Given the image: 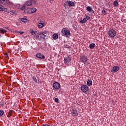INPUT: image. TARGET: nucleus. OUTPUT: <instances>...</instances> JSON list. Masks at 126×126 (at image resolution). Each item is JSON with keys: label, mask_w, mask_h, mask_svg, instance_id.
Here are the masks:
<instances>
[{"label": "nucleus", "mask_w": 126, "mask_h": 126, "mask_svg": "<svg viewBox=\"0 0 126 126\" xmlns=\"http://www.w3.org/2000/svg\"><path fill=\"white\" fill-rule=\"evenodd\" d=\"M7 57H8V56L7 55Z\"/></svg>", "instance_id": "c9c22d12"}, {"label": "nucleus", "mask_w": 126, "mask_h": 126, "mask_svg": "<svg viewBox=\"0 0 126 126\" xmlns=\"http://www.w3.org/2000/svg\"><path fill=\"white\" fill-rule=\"evenodd\" d=\"M47 31H44L43 32L38 31L36 35L35 36V40H41V39H47Z\"/></svg>", "instance_id": "f257e3e1"}, {"label": "nucleus", "mask_w": 126, "mask_h": 126, "mask_svg": "<svg viewBox=\"0 0 126 126\" xmlns=\"http://www.w3.org/2000/svg\"><path fill=\"white\" fill-rule=\"evenodd\" d=\"M12 114H13V111L12 110H10L7 117L8 118H10L12 116Z\"/></svg>", "instance_id": "dca6fc26"}, {"label": "nucleus", "mask_w": 126, "mask_h": 126, "mask_svg": "<svg viewBox=\"0 0 126 126\" xmlns=\"http://www.w3.org/2000/svg\"><path fill=\"white\" fill-rule=\"evenodd\" d=\"M36 58L41 59V60H45V56L41 53H37L36 55Z\"/></svg>", "instance_id": "9b49d317"}, {"label": "nucleus", "mask_w": 126, "mask_h": 126, "mask_svg": "<svg viewBox=\"0 0 126 126\" xmlns=\"http://www.w3.org/2000/svg\"><path fill=\"white\" fill-rule=\"evenodd\" d=\"M69 6V7L75 6V4L74 3V2L71 1H66L64 3V6L65 7V5H67Z\"/></svg>", "instance_id": "0eeeda50"}, {"label": "nucleus", "mask_w": 126, "mask_h": 126, "mask_svg": "<svg viewBox=\"0 0 126 126\" xmlns=\"http://www.w3.org/2000/svg\"><path fill=\"white\" fill-rule=\"evenodd\" d=\"M102 13L104 14V15H106V14H107V11H106L105 9H103L102 10Z\"/></svg>", "instance_id": "c85d7f7f"}, {"label": "nucleus", "mask_w": 126, "mask_h": 126, "mask_svg": "<svg viewBox=\"0 0 126 126\" xmlns=\"http://www.w3.org/2000/svg\"><path fill=\"white\" fill-rule=\"evenodd\" d=\"M34 2V1L33 0H28L25 3V5H27V6L29 5H31L32 4V3Z\"/></svg>", "instance_id": "2eb2a0df"}, {"label": "nucleus", "mask_w": 126, "mask_h": 126, "mask_svg": "<svg viewBox=\"0 0 126 126\" xmlns=\"http://www.w3.org/2000/svg\"><path fill=\"white\" fill-rule=\"evenodd\" d=\"M46 26V23L43 21V20H40L38 21V23L37 25V27L39 29H42Z\"/></svg>", "instance_id": "7ed1b4c3"}, {"label": "nucleus", "mask_w": 126, "mask_h": 126, "mask_svg": "<svg viewBox=\"0 0 126 126\" xmlns=\"http://www.w3.org/2000/svg\"><path fill=\"white\" fill-rule=\"evenodd\" d=\"M3 114H4V111L3 110H0V117L3 116Z\"/></svg>", "instance_id": "cd10ccee"}, {"label": "nucleus", "mask_w": 126, "mask_h": 126, "mask_svg": "<svg viewBox=\"0 0 126 126\" xmlns=\"http://www.w3.org/2000/svg\"><path fill=\"white\" fill-rule=\"evenodd\" d=\"M86 22H87V20H86V19L84 18L82 20V18H81V21L80 23H81V24H84V23H86Z\"/></svg>", "instance_id": "6ab92c4d"}, {"label": "nucleus", "mask_w": 126, "mask_h": 126, "mask_svg": "<svg viewBox=\"0 0 126 126\" xmlns=\"http://www.w3.org/2000/svg\"><path fill=\"white\" fill-rule=\"evenodd\" d=\"M113 5L115 7H118L119 6V1L115 0L113 2Z\"/></svg>", "instance_id": "a211bd4d"}, {"label": "nucleus", "mask_w": 126, "mask_h": 126, "mask_svg": "<svg viewBox=\"0 0 126 126\" xmlns=\"http://www.w3.org/2000/svg\"><path fill=\"white\" fill-rule=\"evenodd\" d=\"M86 10L89 12L92 11V8L89 6H88L86 8Z\"/></svg>", "instance_id": "b1692460"}, {"label": "nucleus", "mask_w": 126, "mask_h": 126, "mask_svg": "<svg viewBox=\"0 0 126 126\" xmlns=\"http://www.w3.org/2000/svg\"><path fill=\"white\" fill-rule=\"evenodd\" d=\"M30 32L31 33L32 35H33V38L35 39V36L37 35V33H38V31H34L32 29L30 30Z\"/></svg>", "instance_id": "f8f14e48"}, {"label": "nucleus", "mask_w": 126, "mask_h": 126, "mask_svg": "<svg viewBox=\"0 0 126 126\" xmlns=\"http://www.w3.org/2000/svg\"><path fill=\"white\" fill-rule=\"evenodd\" d=\"M108 34L109 36L111 38H114V37H116V35H117V32H116L115 30L111 29L108 31Z\"/></svg>", "instance_id": "39448f33"}, {"label": "nucleus", "mask_w": 126, "mask_h": 126, "mask_svg": "<svg viewBox=\"0 0 126 126\" xmlns=\"http://www.w3.org/2000/svg\"><path fill=\"white\" fill-rule=\"evenodd\" d=\"M0 32H1V33H2V34H4V33H5L6 32V30H5L3 29H1L0 30Z\"/></svg>", "instance_id": "393cba45"}, {"label": "nucleus", "mask_w": 126, "mask_h": 126, "mask_svg": "<svg viewBox=\"0 0 126 126\" xmlns=\"http://www.w3.org/2000/svg\"><path fill=\"white\" fill-rule=\"evenodd\" d=\"M81 89L83 93H86V92H88L89 88L86 85H83L81 86Z\"/></svg>", "instance_id": "6e6552de"}, {"label": "nucleus", "mask_w": 126, "mask_h": 126, "mask_svg": "<svg viewBox=\"0 0 126 126\" xmlns=\"http://www.w3.org/2000/svg\"><path fill=\"white\" fill-rule=\"evenodd\" d=\"M71 114L72 116H77L78 115V112H77V110L76 109H72V111L71 112Z\"/></svg>", "instance_id": "4468645a"}, {"label": "nucleus", "mask_w": 126, "mask_h": 126, "mask_svg": "<svg viewBox=\"0 0 126 126\" xmlns=\"http://www.w3.org/2000/svg\"><path fill=\"white\" fill-rule=\"evenodd\" d=\"M3 9V7L2 5H0V11H2Z\"/></svg>", "instance_id": "2f4dec72"}, {"label": "nucleus", "mask_w": 126, "mask_h": 126, "mask_svg": "<svg viewBox=\"0 0 126 126\" xmlns=\"http://www.w3.org/2000/svg\"><path fill=\"white\" fill-rule=\"evenodd\" d=\"M61 87V85L57 82H55L53 84V88L56 90H59Z\"/></svg>", "instance_id": "1a4fd4ad"}, {"label": "nucleus", "mask_w": 126, "mask_h": 126, "mask_svg": "<svg viewBox=\"0 0 126 126\" xmlns=\"http://www.w3.org/2000/svg\"><path fill=\"white\" fill-rule=\"evenodd\" d=\"M71 61V59L69 57H67L64 58V62L65 63H69Z\"/></svg>", "instance_id": "ddd939ff"}, {"label": "nucleus", "mask_w": 126, "mask_h": 126, "mask_svg": "<svg viewBox=\"0 0 126 126\" xmlns=\"http://www.w3.org/2000/svg\"><path fill=\"white\" fill-rule=\"evenodd\" d=\"M85 19H86V20H89V19H90V17L89 16H86V18H85Z\"/></svg>", "instance_id": "7c9ffc66"}, {"label": "nucleus", "mask_w": 126, "mask_h": 126, "mask_svg": "<svg viewBox=\"0 0 126 126\" xmlns=\"http://www.w3.org/2000/svg\"><path fill=\"white\" fill-rule=\"evenodd\" d=\"M80 61L83 63H87V61H88V58H87V56L85 55H82L80 58Z\"/></svg>", "instance_id": "423d86ee"}, {"label": "nucleus", "mask_w": 126, "mask_h": 126, "mask_svg": "<svg viewBox=\"0 0 126 126\" xmlns=\"http://www.w3.org/2000/svg\"><path fill=\"white\" fill-rule=\"evenodd\" d=\"M18 33H20V34L21 35H22V34H23V33H24V32H19Z\"/></svg>", "instance_id": "72a5a7b5"}, {"label": "nucleus", "mask_w": 126, "mask_h": 126, "mask_svg": "<svg viewBox=\"0 0 126 126\" xmlns=\"http://www.w3.org/2000/svg\"><path fill=\"white\" fill-rule=\"evenodd\" d=\"M0 1L3 5H5L7 3V0H0Z\"/></svg>", "instance_id": "aec40b11"}, {"label": "nucleus", "mask_w": 126, "mask_h": 126, "mask_svg": "<svg viewBox=\"0 0 126 126\" xmlns=\"http://www.w3.org/2000/svg\"><path fill=\"white\" fill-rule=\"evenodd\" d=\"M62 33L63 36H65L66 37L70 36V31L68 30L67 28L63 29L62 30Z\"/></svg>", "instance_id": "f03ea898"}, {"label": "nucleus", "mask_w": 126, "mask_h": 126, "mask_svg": "<svg viewBox=\"0 0 126 126\" xmlns=\"http://www.w3.org/2000/svg\"><path fill=\"white\" fill-rule=\"evenodd\" d=\"M59 38V35H58V34H54L53 35V38L54 39V40H57V39H58Z\"/></svg>", "instance_id": "412c9836"}, {"label": "nucleus", "mask_w": 126, "mask_h": 126, "mask_svg": "<svg viewBox=\"0 0 126 126\" xmlns=\"http://www.w3.org/2000/svg\"><path fill=\"white\" fill-rule=\"evenodd\" d=\"M54 100L56 103H57V104H58V103H60V100H59V98L58 97H56Z\"/></svg>", "instance_id": "bb28decb"}, {"label": "nucleus", "mask_w": 126, "mask_h": 126, "mask_svg": "<svg viewBox=\"0 0 126 126\" xmlns=\"http://www.w3.org/2000/svg\"><path fill=\"white\" fill-rule=\"evenodd\" d=\"M120 69V67L118 66H113V68L111 70V72L113 73H115V72H117L119 71V70Z\"/></svg>", "instance_id": "9d476101"}, {"label": "nucleus", "mask_w": 126, "mask_h": 126, "mask_svg": "<svg viewBox=\"0 0 126 126\" xmlns=\"http://www.w3.org/2000/svg\"><path fill=\"white\" fill-rule=\"evenodd\" d=\"M22 22H23L24 23H27V22H28V20L26 19H22Z\"/></svg>", "instance_id": "a878e982"}, {"label": "nucleus", "mask_w": 126, "mask_h": 126, "mask_svg": "<svg viewBox=\"0 0 126 126\" xmlns=\"http://www.w3.org/2000/svg\"><path fill=\"white\" fill-rule=\"evenodd\" d=\"M95 46H96L95 45V43L90 44V45H89L90 49H94V48H95Z\"/></svg>", "instance_id": "4be33fe9"}, {"label": "nucleus", "mask_w": 126, "mask_h": 126, "mask_svg": "<svg viewBox=\"0 0 126 126\" xmlns=\"http://www.w3.org/2000/svg\"><path fill=\"white\" fill-rule=\"evenodd\" d=\"M87 84L88 86H91V85H92V80L91 79L88 80Z\"/></svg>", "instance_id": "f3484780"}, {"label": "nucleus", "mask_w": 126, "mask_h": 126, "mask_svg": "<svg viewBox=\"0 0 126 126\" xmlns=\"http://www.w3.org/2000/svg\"><path fill=\"white\" fill-rule=\"evenodd\" d=\"M2 11H4L5 12H6V11H7V8H3Z\"/></svg>", "instance_id": "473e14b6"}, {"label": "nucleus", "mask_w": 126, "mask_h": 126, "mask_svg": "<svg viewBox=\"0 0 126 126\" xmlns=\"http://www.w3.org/2000/svg\"><path fill=\"white\" fill-rule=\"evenodd\" d=\"M32 79L33 81H34V82L35 83H37V82H38V80H37V78H36V77L33 76L32 77Z\"/></svg>", "instance_id": "5701e85b"}, {"label": "nucleus", "mask_w": 126, "mask_h": 126, "mask_svg": "<svg viewBox=\"0 0 126 126\" xmlns=\"http://www.w3.org/2000/svg\"><path fill=\"white\" fill-rule=\"evenodd\" d=\"M43 126H50V125L48 124H45V125H43Z\"/></svg>", "instance_id": "f704fd0d"}, {"label": "nucleus", "mask_w": 126, "mask_h": 126, "mask_svg": "<svg viewBox=\"0 0 126 126\" xmlns=\"http://www.w3.org/2000/svg\"><path fill=\"white\" fill-rule=\"evenodd\" d=\"M25 7H26V5L24 4L23 6L21 7L20 9L23 10V9H25Z\"/></svg>", "instance_id": "c756f323"}, {"label": "nucleus", "mask_w": 126, "mask_h": 126, "mask_svg": "<svg viewBox=\"0 0 126 126\" xmlns=\"http://www.w3.org/2000/svg\"><path fill=\"white\" fill-rule=\"evenodd\" d=\"M36 11L37 9H36V8L32 7L25 9L24 10V12L25 13H29V14H31V13H34V12H36Z\"/></svg>", "instance_id": "20e7f679"}]
</instances>
